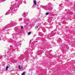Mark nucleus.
Instances as JSON below:
<instances>
[{
    "label": "nucleus",
    "instance_id": "nucleus-5",
    "mask_svg": "<svg viewBox=\"0 0 75 75\" xmlns=\"http://www.w3.org/2000/svg\"><path fill=\"white\" fill-rule=\"evenodd\" d=\"M25 72H23V73H22L21 75H24L25 74Z\"/></svg>",
    "mask_w": 75,
    "mask_h": 75
},
{
    "label": "nucleus",
    "instance_id": "nucleus-8",
    "mask_svg": "<svg viewBox=\"0 0 75 75\" xmlns=\"http://www.w3.org/2000/svg\"><path fill=\"white\" fill-rule=\"evenodd\" d=\"M8 67H10V65L9 64H8L7 65Z\"/></svg>",
    "mask_w": 75,
    "mask_h": 75
},
{
    "label": "nucleus",
    "instance_id": "nucleus-3",
    "mask_svg": "<svg viewBox=\"0 0 75 75\" xmlns=\"http://www.w3.org/2000/svg\"><path fill=\"white\" fill-rule=\"evenodd\" d=\"M39 25H38V26H37V27H35V28L36 29H37V28H38V27H39Z\"/></svg>",
    "mask_w": 75,
    "mask_h": 75
},
{
    "label": "nucleus",
    "instance_id": "nucleus-9",
    "mask_svg": "<svg viewBox=\"0 0 75 75\" xmlns=\"http://www.w3.org/2000/svg\"><path fill=\"white\" fill-rule=\"evenodd\" d=\"M21 29H23V26H21Z\"/></svg>",
    "mask_w": 75,
    "mask_h": 75
},
{
    "label": "nucleus",
    "instance_id": "nucleus-6",
    "mask_svg": "<svg viewBox=\"0 0 75 75\" xmlns=\"http://www.w3.org/2000/svg\"><path fill=\"white\" fill-rule=\"evenodd\" d=\"M31 32H29L28 33V35H30V34H31Z\"/></svg>",
    "mask_w": 75,
    "mask_h": 75
},
{
    "label": "nucleus",
    "instance_id": "nucleus-1",
    "mask_svg": "<svg viewBox=\"0 0 75 75\" xmlns=\"http://www.w3.org/2000/svg\"><path fill=\"white\" fill-rule=\"evenodd\" d=\"M34 3H35V4L36 5H37V3L36 2V1L35 0L34 2Z\"/></svg>",
    "mask_w": 75,
    "mask_h": 75
},
{
    "label": "nucleus",
    "instance_id": "nucleus-7",
    "mask_svg": "<svg viewBox=\"0 0 75 75\" xmlns=\"http://www.w3.org/2000/svg\"><path fill=\"white\" fill-rule=\"evenodd\" d=\"M49 14V13H46V15H48Z\"/></svg>",
    "mask_w": 75,
    "mask_h": 75
},
{
    "label": "nucleus",
    "instance_id": "nucleus-4",
    "mask_svg": "<svg viewBox=\"0 0 75 75\" xmlns=\"http://www.w3.org/2000/svg\"><path fill=\"white\" fill-rule=\"evenodd\" d=\"M8 67L7 66L6 68V70L7 71V70L8 69Z\"/></svg>",
    "mask_w": 75,
    "mask_h": 75
},
{
    "label": "nucleus",
    "instance_id": "nucleus-2",
    "mask_svg": "<svg viewBox=\"0 0 75 75\" xmlns=\"http://www.w3.org/2000/svg\"><path fill=\"white\" fill-rule=\"evenodd\" d=\"M18 67H19V69H22V68H23V67H20V65H19L18 66Z\"/></svg>",
    "mask_w": 75,
    "mask_h": 75
}]
</instances>
